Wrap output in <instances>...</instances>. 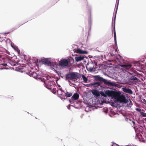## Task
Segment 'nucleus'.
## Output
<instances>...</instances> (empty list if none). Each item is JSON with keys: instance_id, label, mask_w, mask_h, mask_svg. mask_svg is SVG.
<instances>
[{"instance_id": "12", "label": "nucleus", "mask_w": 146, "mask_h": 146, "mask_svg": "<svg viewBox=\"0 0 146 146\" xmlns=\"http://www.w3.org/2000/svg\"><path fill=\"white\" fill-rule=\"evenodd\" d=\"M76 52L78 54H87L88 52L86 51L82 50L80 49H78L76 50Z\"/></svg>"}, {"instance_id": "30", "label": "nucleus", "mask_w": 146, "mask_h": 146, "mask_svg": "<svg viewBox=\"0 0 146 146\" xmlns=\"http://www.w3.org/2000/svg\"><path fill=\"white\" fill-rule=\"evenodd\" d=\"M111 146H119V145L115 143H113L112 144V145Z\"/></svg>"}, {"instance_id": "6", "label": "nucleus", "mask_w": 146, "mask_h": 146, "mask_svg": "<svg viewBox=\"0 0 146 146\" xmlns=\"http://www.w3.org/2000/svg\"><path fill=\"white\" fill-rule=\"evenodd\" d=\"M41 62L43 64L45 65L50 66L51 64V62L49 59H41Z\"/></svg>"}, {"instance_id": "23", "label": "nucleus", "mask_w": 146, "mask_h": 146, "mask_svg": "<svg viewBox=\"0 0 146 146\" xmlns=\"http://www.w3.org/2000/svg\"><path fill=\"white\" fill-rule=\"evenodd\" d=\"M102 82H104V84L106 85H110V82L109 81H108L106 80H105L104 79H103Z\"/></svg>"}, {"instance_id": "10", "label": "nucleus", "mask_w": 146, "mask_h": 146, "mask_svg": "<svg viewBox=\"0 0 146 146\" xmlns=\"http://www.w3.org/2000/svg\"><path fill=\"white\" fill-rule=\"evenodd\" d=\"M135 110L140 112V114L143 117H146V113L143 112L142 111H145L143 110H142L139 108H136Z\"/></svg>"}, {"instance_id": "11", "label": "nucleus", "mask_w": 146, "mask_h": 146, "mask_svg": "<svg viewBox=\"0 0 146 146\" xmlns=\"http://www.w3.org/2000/svg\"><path fill=\"white\" fill-rule=\"evenodd\" d=\"M100 94L102 96L104 97H106L107 96H108V97H110V90H108L106 91L105 93L102 92H100Z\"/></svg>"}, {"instance_id": "29", "label": "nucleus", "mask_w": 146, "mask_h": 146, "mask_svg": "<svg viewBox=\"0 0 146 146\" xmlns=\"http://www.w3.org/2000/svg\"><path fill=\"white\" fill-rule=\"evenodd\" d=\"M117 86L115 84V83H113L112 82H110V86Z\"/></svg>"}, {"instance_id": "27", "label": "nucleus", "mask_w": 146, "mask_h": 146, "mask_svg": "<svg viewBox=\"0 0 146 146\" xmlns=\"http://www.w3.org/2000/svg\"><path fill=\"white\" fill-rule=\"evenodd\" d=\"M103 79L104 78L100 76H97V79L100 81L102 82Z\"/></svg>"}, {"instance_id": "34", "label": "nucleus", "mask_w": 146, "mask_h": 146, "mask_svg": "<svg viewBox=\"0 0 146 146\" xmlns=\"http://www.w3.org/2000/svg\"><path fill=\"white\" fill-rule=\"evenodd\" d=\"M132 123H133V124H135V121H132Z\"/></svg>"}, {"instance_id": "24", "label": "nucleus", "mask_w": 146, "mask_h": 146, "mask_svg": "<svg viewBox=\"0 0 146 146\" xmlns=\"http://www.w3.org/2000/svg\"><path fill=\"white\" fill-rule=\"evenodd\" d=\"M72 93L68 92H67L65 93L66 96L68 97H70L72 96Z\"/></svg>"}, {"instance_id": "5", "label": "nucleus", "mask_w": 146, "mask_h": 146, "mask_svg": "<svg viewBox=\"0 0 146 146\" xmlns=\"http://www.w3.org/2000/svg\"><path fill=\"white\" fill-rule=\"evenodd\" d=\"M29 75L31 77H33L36 79H39L41 80V79H42V78H40V75H38L35 72H30Z\"/></svg>"}, {"instance_id": "33", "label": "nucleus", "mask_w": 146, "mask_h": 146, "mask_svg": "<svg viewBox=\"0 0 146 146\" xmlns=\"http://www.w3.org/2000/svg\"><path fill=\"white\" fill-rule=\"evenodd\" d=\"M11 46H12V47H13V48H14L15 49V47L13 46L12 44V45H11Z\"/></svg>"}, {"instance_id": "20", "label": "nucleus", "mask_w": 146, "mask_h": 146, "mask_svg": "<svg viewBox=\"0 0 146 146\" xmlns=\"http://www.w3.org/2000/svg\"><path fill=\"white\" fill-rule=\"evenodd\" d=\"M113 33L115 44H116V35L115 28L113 29Z\"/></svg>"}, {"instance_id": "17", "label": "nucleus", "mask_w": 146, "mask_h": 146, "mask_svg": "<svg viewBox=\"0 0 146 146\" xmlns=\"http://www.w3.org/2000/svg\"><path fill=\"white\" fill-rule=\"evenodd\" d=\"M122 67L125 68L126 69H129L131 67L132 65L130 64H122L121 65Z\"/></svg>"}, {"instance_id": "15", "label": "nucleus", "mask_w": 146, "mask_h": 146, "mask_svg": "<svg viewBox=\"0 0 146 146\" xmlns=\"http://www.w3.org/2000/svg\"><path fill=\"white\" fill-rule=\"evenodd\" d=\"M84 58V56H79L78 57H76L75 59L76 60L77 62L83 60Z\"/></svg>"}, {"instance_id": "9", "label": "nucleus", "mask_w": 146, "mask_h": 146, "mask_svg": "<svg viewBox=\"0 0 146 146\" xmlns=\"http://www.w3.org/2000/svg\"><path fill=\"white\" fill-rule=\"evenodd\" d=\"M123 91L126 93L129 94H133V92L129 88H123Z\"/></svg>"}, {"instance_id": "2", "label": "nucleus", "mask_w": 146, "mask_h": 146, "mask_svg": "<svg viewBox=\"0 0 146 146\" xmlns=\"http://www.w3.org/2000/svg\"><path fill=\"white\" fill-rule=\"evenodd\" d=\"M113 50L111 53H110V65H115L117 64V62H119V60L117 58V55L115 54L116 52V50L113 47H111Z\"/></svg>"}, {"instance_id": "31", "label": "nucleus", "mask_w": 146, "mask_h": 146, "mask_svg": "<svg viewBox=\"0 0 146 146\" xmlns=\"http://www.w3.org/2000/svg\"><path fill=\"white\" fill-rule=\"evenodd\" d=\"M1 64L3 66H7V64L6 63H3Z\"/></svg>"}, {"instance_id": "8", "label": "nucleus", "mask_w": 146, "mask_h": 146, "mask_svg": "<svg viewBox=\"0 0 146 146\" xmlns=\"http://www.w3.org/2000/svg\"><path fill=\"white\" fill-rule=\"evenodd\" d=\"M92 94L96 97H98L100 96L99 91L96 90L94 89L92 90Z\"/></svg>"}, {"instance_id": "26", "label": "nucleus", "mask_w": 146, "mask_h": 146, "mask_svg": "<svg viewBox=\"0 0 146 146\" xmlns=\"http://www.w3.org/2000/svg\"><path fill=\"white\" fill-rule=\"evenodd\" d=\"M89 70L91 72L94 71V67H90L88 68Z\"/></svg>"}, {"instance_id": "25", "label": "nucleus", "mask_w": 146, "mask_h": 146, "mask_svg": "<svg viewBox=\"0 0 146 146\" xmlns=\"http://www.w3.org/2000/svg\"><path fill=\"white\" fill-rule=\"evenodd\" d=\"M130 79L131 80H137L138 78L135 76H132L130 77Z\"/></svg>"}, {"instance_id": "21", "label": "nucleus", "mask_w": 146, "mask_h": 146, "mask_svg": "<svg viewBox=\"0 0 146 146\" xmlns=\"http://www.w3.org/2000/svg\"><path fill=\"white\" fill-rule=\"evenodd\" d=\"M62 90L61 88H60L57 91V92L58 95H62Z\"/></svg>"}, {"instance_id": "7", "label": "nucleus", "mask_w": 146, "mask_h": 146, "mask_svg": "<svg viewBox=\"0 0 146 146\" xmlns=\"http://www.w3.org/2000/svg\"><path fill=\"white\" fill-rule=\"evenodd\" d=\"M72 80L76 79V80L80 78V74L77 72H72Z\"/></svg>"}, {"instance_id": "4", "label": "nucleus", "mask_w": 146, "mask_h": 146, "mask_svg": "<svg viewBox=\"0 0 146 146\" xmlns=\"http://www.w3.org/2000/svg\"><path fill=\"white\" fill-rule=\"evenodd\" d=\"M69 61L65 59H64L59 62V65L62 67H65L68 65Z\"/></svg>"}, {"instance_id": "38", "label": "nucleus", "mask_w": 146, "mask_h": 146, "mask_svg": "<svg viewBox=\"0 0 146 146\" xmlns=\"http://www.w3.org/2000/svg\"><path fill=\"white\" fill-rule=\"evenodd\" d=\"M9 98H11V97H9Z\"/></svg>"}, {"instance_id": "14", "label": "nucleus", "mask_w": 146, "mask_h": 146, "mask_svg": "<svg viewBox=\"0 0 146 146\" xmlns=\"http://www.w3.org/2000/svg\"><path fill=\"white\" fill-rule=\"evenodd\" d=\"M101 84V82H94L91 83L92 85L94 86L95 87H97L100 86Z\"/></svg>"}, {"instance_id": "18", "label": "nucleus", "mask_w": 146, "mask_h": 146, "mask_svg": "<svg viewBox=\"0 0 146 146\" xmlns=\"http://www.w3.org/2000/svg\"><path fill=\"white\" fill-rule=\"evenodd\" d=\"M56 86H54L53 87V88H52L51 89H50L51 90V92H52L54 94H55L56 92Z\"/></svg>"}, {"instance_id": "32", "label": "nucleus", "mask_w": 146, "mask_h": 146, "mask_svg": "<svg viewBox=\"0 0 146 146\" xmlns=\"http://www.w3.org/2000/svg\"><path fill=\"white\" fill-rule=\"evenodd\" d=\"M17 51L18 52V53H19L20 52V50L19 49H18L17 50Z\"/></svg>"}, {"instance_id": "1", "label": "nucleus", "mask_w": 146, "mask_h": 146, "mask_svg": "<svg viewBox=\"0 0 146 146\" xmlns=\"http://www.w3.org/2000/svg\"><path fill=\"white\" fill-rule=\"evenodd\" d=\"M110 97L121 103H126L128 102V100L126 98L125 95L119 91L110 90Z\"/></svg>"}, {"instance_id": "37", "label": "nucleus", "mask_w": 146, "mask_h": 146, "mask_svg": "<svg viewBox=\"0 0 146 146\" xmlns=\"http://www.w3.org/2000/svg\"><path fill=\"white\" fill-rule=\"evenodd\" d=\"M145 121H146V118H145Z\"/></svg>"}, {"instance_id": "16", "label": "nucleus", "mask_w": 146, "mask_h": 146, "mask_svg": "<svg viewBox=\"0 0 146 146\" xmlns=\"http://www.w3.org/2000/svg\"><path fill=\"white\" fill-rule=\"evenodd\" d=\"M66 80L69 79L72 80V73L67 74L66 75Z\"/></svg>"}, {"instance_id": "13", "label": "nucleus", "mask_w": 146, "mask_h": 146, "mask_svg": "<svg viewBox=\"0 0 146 146\" xmlns=\"http://www.w3.org/2000/svg\"><path fill=\"white\" fill-rule=\"evenodd\" d=\"M79 97V95L77 93H75L72 96V100H76L78 99Z\"/></svg>"}, {"instance_id": "35", "label": "nucleus", "mask_w": 146, "mask_h": 146, "mask_svg": "<svg viewBox=\"0 0 146 146\" xmlns=\"http://www.w3.org/2000/svg\"><path fill=\"white\" fill-rule=\"evenodd\" d=\"M129 74H130L132 75V74L131 73H129Z\"/></svg>"}, {"instance_id": "19", "label": "nucleus", "mask_w": 146, "mask_h": 146, "mask_svg": "<svg viewBox=\"0 0 146 146\" xmlns=\"http://www.w3.org/2000/svg\"><path fill=\"white\" fill-rule=\"evenodd\" d=\"M9 63L12 66H15L16 64L15 62V60H10L9 61Z\"/></svg>"}, {"instance_id": "28", "label": "nucleus", "mask_w": 146, "mask_h": 146, "mask_svg": "<svg viewBox=\"0 0 146 146\" xmlns=\"http://www.w3.org/2000/svg\"><path fill=\"white\" fill-rule=\"evenodd\" d=\"M103 79L104 78L100 76H97V79L100 81L102 82Z\"/></svg>"}, {"instance_id": "36", "label": "nucleus", "mask_w": 146, "mask_h": 146, "mask_svg": "<svg viewBox=\"0 0 146 146\" xmlns=\"http://www.w3.org/2000/svg\"><path fill=\"white\" fill-rule=\"evenodd\" d=\"M144 101L146 103V100H144Z\"/></svg>"}, {"instance_id": "3", "label": "nucleus", "mask_w": 146, "mask_h": 146, "mask_svg": "<svg viewBox=\"0 0 146 146\" xmlns=\"http://www.w3.org/2000/svg\"><path fill=\"white\" fill-rule=\"evenodd\" d=\"M45 78L41 79V81L44 82L45 86L48 89H51L52 88L56 86L55 83L54 81L49 80L48 77H45Z\"/></svg>"}, {"instance_id": "22", "label": "nucleus", "mask_w": 146, "mask_h": 146, "mask_svg": "<svg viewBox=\"0 0 146 146\" xmlns=\"http://www.w3.org/2000/svg\"><path fill=\"white\" fill-rule=\"evenodd\" d=\"M82 78L84 80V82L85 83L87 82L88 81V79L84 75H82Z\"/></svg>"}]
</instances>
